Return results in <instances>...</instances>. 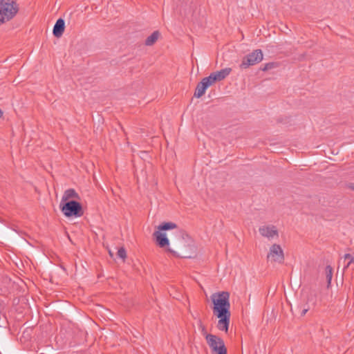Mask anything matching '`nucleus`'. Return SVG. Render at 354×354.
<instances>
[{
	"instance_id": "1",
	"label": "nucleus",
	"mask_w": 354,
	"mask_h": 354,
	"mask_svg": "<svg viewBox=\"0 0 354 354\" xmlns=\"http://www.w3.org/2000/svg\"><path fill=\"white\" fill-rule=\"evenodd\" d=\"M171 248L168 251L180 258L192 259L197 255L194 240L185 231L178 230L170 236Z\"/></svg>"
},
{
	"instance_id": "2",
	"label": "nucleus",
	"mask_w": 354,
	"mask_h": 354,
	"mask_svg": "<svg viewBox=\"0 0 354 354\" xmlns=\"http://www.w3.org/2000/svg\"><path fill=\"white\" fill-rule=\"evenodd\" d=\"M211 300L214 304L213 313L219 319L217 328L221 331L227 332L230 321V293L222 291L211 295Z\"/></svg>"
},
{
	"instance_id": "3",
	"label": "nucleus",
	"mask_w": 354,
	"mask_h": 354,
	"mask_svg": "<svg viewBox=\"0 0 354 354\" xmlns=\"http://www.w3.org/2000/svg\"><path fill=\"white\" fill-rule=\"evenodd\" d=\"M19 11L18 4L12 0H0V25L12 19Z\"/></svg>"
},
{
	"instance_id": "4",
	"label": "nucleus",
	"mask_w": 354,
	"mask_h": 354,
	"mask_svg": "<svg viewBox=\"0 0 354 354\" xmlns=\"http://www.w3.org/2000/svg\"><path fill=\"white\" fill-rule=\"evenodd\" d=\"M60 208L66 217H80L83 215L82 205L75 201H69L60 203Z\"/></svg>"
},
{
	"instance_id": "5",
	"label": "nucleus",
	"mask_w": 354,
	"mask_h": 354,
	"mask_svg": "<svg viewBox=\"0 0 354 354\" xmlns=\"http://www.w3.org/2000/svg\"><path fill=\"white\" fill-rule=\"evenodd\" d=\"M207 343L212 350V354H227V348L224 341L217 335H207Z\"/></svg>"
},
{
	"instance_id": "6",
	"label": "nucleus",
	"mask_w": 354,
	"mask_h": 354,
	"mask_svg": "<svg viewBox=\"0 0 354 354\" xmlns=\"http://www.w3.org/2000/svg\"><path fill=\"white\" fill-rule=\"evenodd\" d=\"M263 55L261 49H257L243 57L239 67L241 69H246L251 66L259 64L263 60Z\"/></svg>"
},
{
	"instance_id": "7",
	"label": "nucleus",
	"mask_w": 354,
	"mask_h": 354,
	"mask_svg": "<svg viewBox=\"0 0 354 354\" xmlns=\"http://www.w3.org/2000/svg\"><path fill=\"white\" fill-rule=\"evenodd\" d=\"M268 261L282 263L284 261L283 251L278 244H273L270 248L267 255Z\"/></svg>"
},
{
	"instance_id": "8",
	"label": "nucleus",
	"mask_w": 354,
	"mask_h": 354,
	"mask_svg": "<svg viewBox=\"0 0 354 354\" xmlns=\"http://www.w3.org/2000/svg\"><path fill=\"white\" fill-rule=\"evenodd\" d=\"M259 231L261 236L268 239L273 238L274 236H278V231L274 225L260 227Z\"/></svg>"
},
{
	"instance_id": "9",
	"label": "nucleus",
	"mask_w": 354,
	"mask_h": 354,
	"mask_svg": "<svg viewBox=\"0 0 354 354\" xmlns=\"http://www.w3.org/2000/svg\"><path fill=\"white\" fill-rule=\"evenodd\" d=\"M153 236L156 239V242L159 247L165 248L169 245V240L165 233H162L159 230L155 231Z\"/></svg>"
},
{
	"instance_id": "10",
	"label": "nucleus",
	"mask_w": 354,
	"mask_h": 354,
	"mask_svg": "<svg viewBox=\"0 0 354 354\" xmlns=\"http://www.w3.org/2000/svg\"><path fill=\"white\" fill-rule=\"evenodd\" d=\"M65 29V21L63 19L59 18L57 20L53 30V35L55 37H60Z\"/></svg>"
},
{
	"instance_id": "11",
	"label": "nucleus",
	"mask_w": 354,
	"mask_h": 354,
	"mask_svg": "<svg viewBox=\"0 0 354 354\" xmlns=\"http://www.w3.org/2000/svg\"><path fill=\"white\" fill-rule=\"evenodd\" d=\"M208 87L209 86L207 84L205 80L202 79V80L198 83L196 87L194 96L195 97L200 98L205 93V91Z\"/></svg>"
},
{
	"instance_id": "12",
	"label": "nucleus",
	"mask_w": 354,
	"mask_h": 354,
	"mask_svg": "<svg viewBox=\"0 0 354 354\" xmlns=\"http://www.w3.org/2000/svg\"><path fill=\"white\" fill-rule=\"evenodd\" d=\"M231 71H232L231 68H225L221 69L219 71H216V72L212 73L211 74L213 75V77H214V79L216 82H220V81L224 80L227 76H228L230 75V73H231Z\"/></svg>"
},
{
	"instance_id": "13",
	"label": "nucleus",
	"mask_w": 354,
	"mask_h": 354,
	"mask_svg": "<svg viewBox=\"0 0 354 354\" xmlns=\"http://www.w3.org/2000/svg\"><path fill=\"white\" fill-rule=\"evenodd\" d=\"M70 198H80L78 194L73 189H68L65 191L61 202L68 201Z\"/></svg>"
},
{
	"instance_id": "14",
	"label": "nucleus",
	"mask_w": 354,
	"mask_h": 354,
	"mask_svg": "<svg viewBox=\"0 0 354 354\" xmlns=\"http://www.w3.org/2000/svg\"><path fill=\"white\" fill-rule=\"evenodd\" d=\"M160 36V32L158 30L154 31L151 35H149L145 41V44L148 46L153 45Z\"/></svg>"
},
{
	"instance_id": "15",
	"label": "nucleus",
	"mask_w": 354,
	"mask_h": 354,
	"mask_svg": "<svg viewBox=\"0 0 354 354\" xmlns=\"http://www.w3.org/2000/svg\"><path fill=\"white\" fill-rule=\"evenodd\" d=\"M176 227H177V225L174 223L164 222L158 227V229L159 231H166V230L174 229Z\"/></svg>"
},
{
	"instance_id": "16",
	"label": "nucleus",
	"mask_w": 354,
	"mask_h": 354,
	"mask_svg": "<svg viewBox=\"0 0 354 354\" xmlns=\"http://www.w3.org/2000/svg\"><path fill=\"white\" fill-rule=\"evenodd\" d=\"M325 271L328 287L330 285L333 277V268L330 266H327L326 267Z\"/></svg>"
},
{
	"instance_id": "17",
	"label": "nucleus",
	"mask_w": 354,
	"mask_h": 354,
	"mask_svg": "<svg viewBox=\"0 0 354 354\" xmlns=\"http://www.w3.org/2000/svg\"><path fill=\"white\" fill-rule=\"evenodd\" d=\"M279 66V64L277 62H269L264 64V66L261 68V71H267L270 69L277 68Z\"/></svg>"
},
{
	"instance_id": "18",
	"label": "nucleus",
	"mask_w": 354,
	"mask_h": 354,
	"mask_svg": "<svg viewBox=\"0 0 354 354\" xmlns=\"http://www.w3.org/2000/svg\"><path fill=\"white\" fill-rule=\"evenodd\" d=\"M198 326L199 329L201 331V333L203 334V335L205 336L206 340H207V335H213L212 334L207 333L206 327L203 325V324L201 319H198Z\"/></svg>"
},
{
	"instance_id": "19",
	"label": "nucleus",
	"mask_w": 354,
	"mask_h": 354,
	"mask_svg": "<svg viewBox=\"0 0 354 354\" xmlns=\"http://www.w3.org/2000/svg\"><path fill=\"white\" fill-rule=\"evenodd\" d=\"M203 79L205 80V82L209 86H212V84L216 82V81L215 80L214 77L212 74H210L208 77H205Z\"/></svg>"
},
{
	"instance_id": "20",
	"label": "nucleus",
	"mask_w": 354,
	"mask_h": 354,
	"mask_svg": "<svg viewBox=\"0 0 354 354\" xmlns=\"http://www.w3.org/2000/svg\"><path fill=\"white\" fill-rule=\"evenodd\" d=\"M118 257L124 260L127 257V252L124 248H120L117 253Z\"/></svg>"
},
{
	"instance_id": "21",
	"label": "nucleus",
	"mask_w": 354,
	"mask_h": 354,
	"mask_svg": "<svg viewBox=\"0 0 354 354\" xmlns=\"http://www.w3.org/2000/svg\"><path fill=\"white\" fill-rule=\"evenodd\" d=\"M344 259H349V262L346 266L348 268L351 263H354V257L351 254H346L344 256Z\"/></svg>"
},
{
	"instance_id": "22",
	"label": "nucleus",
	"mask_w": 354,
	"mask_h": 354,
	"mask_svg": "<svg viewBox=\"0 0 354 354\" xmlns=\"http://www.w3.org/2000/svg\"><path fill=\"white\" fill-rule=\"evenodd\" d=\"M346 187L354 191V183H348L346 185Z\"/></svg>"
},
{
	"instance_id": "23",
	"label": "nucleus",
	"mask_w": 354,
	"mask_h": 354,
	"mask_svg": "<svg viewBox=\"0 0 354 354\" xmlns=\"http://www.w3.org/2000/svg\"><path fill=\"white\" fill-rule=\"evenodd\" d=\"M308 310V309H304L302 313H301V315H304Z\"/></svg>"
},
{
	"instance_id": "24",
	"label": "nucleus",
	"mask_w": 354,
	"mask_h": 354,
	"mask_svg": "<svg viewBox=\"0 0 354 354\" xmlns=\"http://www.w3.org/2000/svg\"><path fill=\"white\" fill-rule=\"evenodd\" d=\"M3 115V111L0 109V118H1Z\"/></svg>"
}]
</instances>
